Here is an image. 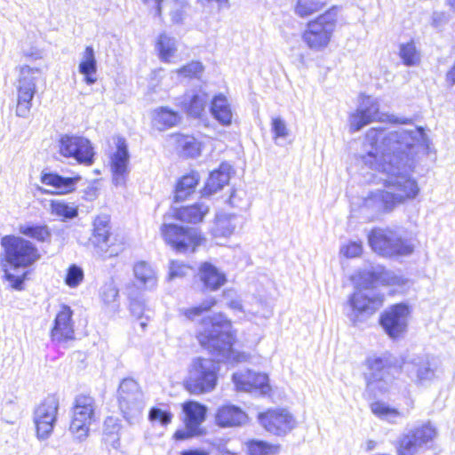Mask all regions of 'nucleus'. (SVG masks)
<instances>
[{
  "instance_id": "1",
  "label": "nucleus",
  "mask_w": 455,
  "mask_h": 455,
  "mask_svg": "<svg viewBox=\"0 0 455 455\" xmlns=\"http://www.w3.org/2000/svg\"><path fill=\"white\" fill-rule=\"evenodd\" d=\"M427 136L421 127L388 132L371 128L365 136V154L360 156L363 165L383 174L387 190H378L364 198L362 209L372 216L390 212L406 200L413 199L419 188L409 174L413 157L419 148L427 147Z\"/></svg>"
},
{
  "instance_id": "2",
  "label": "nucleus",
  "mask_w": 455,
  "mask_h": 455,
  "mask_svg": "<svg viewBox=\"0 0 455 455\" xmlns=\"http://www.w3.org/2000/svg\"><path fill=\"white\" fill-rule=\"evenodd\" d=\"M204 325V331L197 335L198 341L219 361L238 363L249 360L248 354L232 348V324L223 315H214L205 321Z\"/></svg>"
},
{
  "instance_id": "3",
  "label": "nucleus",
  "mask_w": 455,
  "mask_h": 455,
  "mask_svg": "<svg viewBox=\"0 0 455 455\" xmlns=\"http://www.w3.org/2000/svg\"><path fill=\"white\" fill-rule=\"evenodd\" d=\"M4 248L3 256L6 261L3 265L4 277L10 283L12 288L22 290L26 273L21 275L12 274L7 266L13 268H25L34 264L39 258V252L35 244L20 236L5 235L1 239Z\"/></svg>"
},
{
  "instance_id": "4",
  "label": "nucleus",
  "mask_w": 455,
  "mask_h": 455,
  "mask_svg": "<svg viewBox=\"0 0 455 455\" xmlns=\"http://www.w3.org/2000/svg\"><path fill=\"white\" fill-rule=\"evenodd\" d=\"M368 241L375 252L385 257L408 256L414 251L411 241L399 229H372L368 235Z\"/></svg>"
},
{
  "instance_id": "5",
  "label": "nucleus",
  "mask_w": 455,
  "mask_h": 455,
  "mask_svg": "<svg viewBox=\"0 0 455 455\" xmlns=\"http://www.w3.org/2000/svg\"><path fill=\"white\" fill-rule=\"evenodd\" d=\"M338 15L334 9L325 12L307 22L301 35L302 41L314 52H322L328 47L337 27Z\"/></svg>"
},
{
  "instance_id": "6",
  "label": "nucleus",
  "mask_w": 455,
  "mask_h": 455,
  "mask_svg": "<svg viewBox=\"0 0 455 455\" xmlns=\"http://www.w3.org/2000/svg\"><path fill=\"white\" fill-rule=\"evenodd\" d=\"M216 363L208 358H194L189 364L184 386L192 395L212 392L218 381Z\"/></svg>"
},
{
  "instance_id": "7",
  "label": "nucleus",
  "mask_w": 455,
  "mask_h": 455,
  "mask_svg": "<svg viewBox=\"0 0 455 455\" xmlns=\"http://www.w3.org/2000/svg\"><path fill=\"white\" fill-rule=\"evenodd\" d=\"M365 283L364 289L355 291L348 299L347 316L355 325L365 321L383 305V294Z\"/></svg>"
},
{
  "instance_id": "8",
  "label": "nucleus",
  "mask_w": 455,
  "mask_h": 455,
  "mask_svg": "<svg viewBox=\"0 0 455 455\" xmlns=\"http://www.w3.org/2000/svg\"><path fill=\"white\" fill-rule=\"evenodd\" d=\"M118 403L124 418L130 424L139 422L146 402L143 392L134 379H124L122 380L118 388Z\"/></svg>"
},
{
  "instance_id": "9",
  "label": "nucleus",
  "mask_w": 455,
  "mask_h": 455,
  "mask_svg": "<svg viewBox=\"0 0 455 455\" xmlns=\"http://www.w3.org/2000/svg\"><path fill=\"white\" fill-rule=\"evenodd\" d=\"M168 215L161 227V234L166 243L180 253L194 252L204 238L196 228H183L176 224L167 223Z\"/></svg>"
},
{
  "instance_id": "10",
  "label": "nucleus",
  "mask_w": 455,
  "mask_h": 455,
  "mask_svg": "<svg viewBox=\"0 0 455 455\" xmlns=\"http://www.w3.org/2000/svg\"><path fill=\"white\" fill-rule=\"evenodd\" d=\"M96 403L93 397L79 395L75 398L72 418L69 426L70 432L79 441L84 440L90 431L91 425L96 421Z\"/></svg>"
},
{
  "instance_id": "11",
  "label": "nucleus",
  "mask_w": 455,
  "mask_h": 455,
  "mask_svg": "<svg viewBox=\"0 0 455 455\" xmlns=\"http://www.w3.org/2000/svg\"><path fill=\"white\" fill-rule=\"evenodd\" d=\"M40 76V68H31L27 65L20 68L17 84V116L20 117H27L28 116L32 106L31 101L36 93V84Z\"/></svg>"
},
{
  "instance_id": "12",
  "label": "nucleus",
  "mask_w": 455,
  "mask_h": 455,
  "mask_svg": "<svg viewBox=\"0 0 455 455\" xmlns=\"http://www.w3.org/2000/svg\"><path fill=\"white\" fill-rule=\"evenodd\" d=\"M365 364L368 371L364 373L367 388L372 392L387 391L393 378L390 375V365L386 356H369Z\"/></svg>"
},
{
  "instance_id": "13",
  "label": "nucleus",
  "mask_w": 455,
  "mask_h": 455,
  "mask_svg": "<svg viewBox=\"0 0 455 455\" xmlns=\"http://www.w3.org/2000/svg\"><path fill=\"white\" fill-rule=\"evenodd\" d=\"M59 153L84 165L93 164L94 151L89 140L81 136L63 135L58 142Z\"/></svg>"
},
{
  "instance_id": "14",
  "label": "nucleus",
  "mask_w": 455,
  "mask_h": 455,
  "mask_svg": "<svg viewBox=\"0 0 455 455\" xmlns=\"http://www.w3.org/2000/svg\"><path fill=\"white\" fill-rule=\"evenodd\" d=\"M403 370L413 383L426 387L436 379L437 365L432 356L420 355L405 362Z\"/></svg>"
},
{
  "instance_id": "15",
  "label": "nucleus",
  "mask_w": 455,
  "mask_h": 455,
  "mask_svg": "<svg viewBox=\"0 0 455 455\" xmlns=\"http://www.w3.org/2000/svg\"><path fill=\"white\" fill-rule=\"evenodd\" d=\"M59 410V398L48 395L36 408L34 411V423L36 428V436L39 440H46L51 435L57 419Z\"/></svg>"
},
{
  "instance_id": "16",
  "label": "nucleus",
  "mask_w": 455,
  "mask_h": 455,
  "mask_svg": "<svg viewBox=\"0 0 455 455\" xmlns=\"http://www.w3.org/2000/svg\"><path fill=\"white\" fill-rule=\"evenodd\" d=\"M436 434V429L430 423L403 434L398 441V455H415L421 447L433 441Z\"/></svg>"
},
{
  "instance_id": "17",
  "label": "nucleus",
  "mask_w": 455,
  "mask_h": 455,
  "mask_svg": "<svg viewBox=\"0 0 455 455\" xmlns=\"http://www.w3.org/2000/svg\"><path fill=\"white\" fill-rule=\"evenodd\" d=\"M409 313L406 305L396 304L381 315L380 324L390 338H398L405 332Z\"/></svg>"
},
{
  "instance_id": "18",
  "label": "nucleus",
  "mask_w": 455,
  "mask_h": 455,
  "mask_svg": "<svg viewBox=\"0 0 455 455\" xmlns=\"http://www.w3.org/2000/svg\"><path fill=\"white\" fill-rule=\"evenodd\" d=\"M260 425L269 433L282 435L294 428L296 421L286 410H271L259 414Z\"/></svg>"
},
{
  "instance_id": "19",
  "label": "nucleus",
  "mask_w": 455,
  "mask_h": 455,
  "mask_svg": "<svg viewBox=\"0 0 455 455\" xmlns=\"http://www.w3.org/2000/svg\"><path fill=\"white\" fill-rule=\"evenodd\" d=\"M92 243L97 252L104 258L117 256L121 249L109 243V220L108 216H99L93 222Z\"/></svg>"
},
{
  "instance_id": "20",
  "label": "nucleus",
  "mask_w": 455,
  "mask_h": 455,
  "mask_svg": "<svg viewBox=\"0 0 455 455\" xmlns=\"http://www.w3.org/2000/svg\"><path fill=\"white\" fill-rule=\"evenodd\" d=\"M377 120H383L379 114L378 100L370 96H363L356 111L350 116V128L353 132H357Z\"/></svg>"
},
{
  "instance_id": "21",
  "label": "nucleus",
  "mask_w": 455,
  "mask_h": 455,
  "mask_svg": "<svg viewBox=\"0 0 455 455\" xmlns=\"http://www.w3.org/2000/svg\"><path fill=\"white\" fill-rule=\"evenodd\" d=\"M116 151L110 157V166L115 186H124L128 173L130 154L126 140L122 137L115 139Z\"/></svg>"
},
{
  "instance_id": "22",
  "label": "nucleus",
  "mask_w": 455,
  "mask_h": 455,
  "mask_svg": "<svg viewBox=\"0 0 455 455\" xmlns=\"http://www.w3.org/2000/svg\"><path fill=\"white\" fill-rule=\"evenodd\" d=\"M232 380L238 391L252 392L259 390L264 395L270 391L268 376L265 373L243 370L235 372L232 376Z\"/></svg>"
},
{
  "instance_id": "23",
  "label": "nucleus",
  "mask_w": 455,
  "mask_h": 455,
  "mask_svg": "<svg viewBox=\"0 0 455 455\" xmlns=\"http://www.w3.org/2000/svg\"><path fill=\"white\" fill-rule=\"evenodd\" d=\"M72 316L73 311L70 307L61 305L51 331V337L53 341L63 342L74 339L75 329Z\"/></svg>"
},
{
  "instance_id": "24",
  "label": "nucleus",
  "mask_w": 455,
  "mask_h": 455,
  "mask_svg": "<svg viewBox=\"0 0 455 455\" xmlns=\"http://www.w3.org/2000/svg\"><path fill=\"white\" fill-rule=\"evenodd\" d=\"M361 277L372 288L377 284L384 286H403L404 284V280L401 275L381 266L374 267L371 271L363 272Z\"/></svg>"
},
{
  "instance_id": "25",
  "label": "nucleus",
  "mask_w": 455,
  "mask_h": 455,
  "mask_svg": "<svg viewBox=\"0 0 455 455\" xmlns=\"http://www.w3.org/2000/svg\"><path fill=\"white\" fill-rule=\"evenodd\" d=\"M216 423L222 427H240L247 423L248 415L234 404L220 406L216 412Z\"/></svg>"
},
{
  "instance_id": "26",
  "label": "nucleus",
  "mask_w": 455,
  "mask_h": 455,
  "mask_svg": "<svg viewBox=\"0 0 455 455\" xmlns=\"http://www.w3.org/2000/svg\"><path fill=\"white\" fill-rule=\"evenodd\" d=\"M81 180L79 175L66 178L56 173H46L42 176V183L52 187L48 192L57 195H64L75 190L76 183Z\"/></svg>"
},
{
  "instance_id": "27",
  "label": "nucleus",
  "mask_w": 455,
  "mask_h": 455,
  "mask_svg": "<svg viewBox=\"0 0 455 455\" xmlns=\"http://www.w3.org/2000/svg\"><path fill=\"white\" fill-rule=\"evenodd\" d=\"M230 170L229 164H222L218 170L212 172L202 191L203 196H209L222 189L229 181Z\"/></svg>"
},
{
  "instance_id": "28",
  "label": "nucleus",
  "mask_w": 455,
  "mask_h": 455,
  "mask_svg": "<svg viewBox=\"0 0 455 455\" xmlns=\"http://www.w3.org/2000/svg\"><path fill=\"white\" fill-rule=\"evenodd\" d=\"M199 275L204 286L211 291L220 289L227 282L226 275L209 262L201 265Z\"/></svg>"
},
{
  "instance_id": "29",
  "label": "nucleus",
  "mask_w": 455,
  "mask_h": 455,
  "mask_svg": "<svg viewBox=\"0 0 455 455\" xmlns=\"http://www.w3.org/2000/svg\"><path fill=\"white\" fill-rule=\"evenodd\" d=\"M210 111L220 124L228 126L232 124L233 112L228 100L224 95L219 94L212 99Z\"/></svg>"
},
{
  "instance_id": "30",
  "label": "nucleus",
  "mask_w": 455,
  "mask_h": 455,
  "mask_svg": "<svg viewBox=\"0 0 455 455\" xmlns=\"http://www.w3.org/2000/svg\"><path fill=\"white\" fill-rule=\"evenodd\" d=\"M185 424L190 429L199 428L205 419L206 407L197 402L189 401L182 405Z\"/></svg>"
},
{
  "instance_id": "31",
  "label": "nucleus",
  "mask_w": 455,
  "mask_h": 455,
  "mask_svg": "<svg viewBox=\"0 0 455 455\" xmlns=\"http://www.w3.org/2000/svg\"><path fill=\"white\" fill-rule=\"evenodd\" d=\"M209 212V206L200 203L173 210L175 218L183 222H201Z\"/></svg>"
},
{
  "instance_id": "32",
  "label": "nucleus",
  "mask_w": 455,
  "mask_h": 455,
  "mask_svg": "<svg viewBox=\"0 0 455 455\" xmlns=\"http://www.w3.org/2000/svg\"><path fill=\"white\" fill-rule=\"evenodd\" d=\"M131 314L140 321V326L144 331L148 326V321L153 315L152 309L147 305L146 300L141 296H129Z\"/></svg>"
},
{
  "instance_id": "33",
  "label": "nucleus",
  "mask_w": 455,
  "mask_h": 455,
  "mask_svg": "<svg viewBox=\"0 0 455 455\" xmlns=\"http://www.w3.org/2000/svg\"><path fill=\"white\" fill-rule=\"evenodd\" d=\"M78 70L84 76V81L87 84H93L96 82L93 75L97 71V62L94 50L92 46H86L79 63Z\"/></svg>"
},
{
  "instance_id": "34",
  "label": "nucleus",
  "mask_w": 455,
  "mask_h": 455,
  "mask_svg": "<svg viewBox=\"0 0 455 455\" xmlns=\"http://www.w3.org/2000/svg\"><path fill=\"white\" fill-rule=\"evenodd\" d=\"M207 101V94L203 92H197L187 93L182 100V105L189 116L198 117L204 112Z\"/></svg>"
},
{
  "instance_id": "35",
  "label": "nucleus",
  "mask_w": 455,
  "mask_h": 455,
  "mask_svg": "<svg viewBox=\"0 0 455 455\" xmlns=\"http://www.w3.org/2000/svg\"><path fill=\"white\" fill-rule=\"evenodd\" d=\"M171 139L175 142L177 149L185 156L196 157L200 155L201 144L193 136L173 134Z\"/></svg>"
},
{
  "instance_id": "36",
  "label": "nucleus",
  "mask_w": 455,
  "mask_h": 455,
  "mask_svg": "<svg viewBox=\"0 0 455 455\" xmlns=\"http://www.w3.org/2000/svg\"><path fill=\"white\" fill-rule=\"evenodd\" d=\"M133 272L136 280L145 289H152L157 283L156 270L147 262L140 261L134 265Z\"/></svg>"
},
{
  "instance_id": "37",
  "label": "nucleus",
  "mask_w": 455,
  "mask_h": 455,
  "mask_svg": "<svg viewBox=\"0 0 455 455\" xmlns=\"http://www.w3.org/2000/svg\"><path fill=\"white\" fill-rule=\"evenodd\" d=\"M180 116L177 112L168 108H159L154 111L153 125L160 131L175 126L180 122Z\"/></svg>"
},
{
  "instance_id": "38",
  "label": "nucleus",
  "mask_w": 455,
  "mask_h": 455,
  "mask_svg": "<svg viewBox=\"0 0 455 455\" xmlns=\"http://www.w3.org/2000/svg\"><path fill=\"white\" fill-rule=\"evenodd\" d=\"M236 228V218L229 214H218L212 233L215 237H228Z\"/></svg>"
},
{
  "instance_id": "39",
  "label": "nucleus",
  "mask_w": 455,
  "mask_h": 455,
  "mask_svg": "<svg viewBox=\"0 0 455 455\" xmlns=\"http://www.w3.org/2000/svg\"><path fill=\"white\" fill-rule=\"evenodd\" d=\"M200 180L197 172H191L183 176L177 183L175 189V201L185 200L189 195L195 192V188Z\"/></svg>"
},
{
  "instance_id": "40",
  "label": "nucleus",
  "mask_w": 455,
  "mask_h": 455,
  "mask_svg": "<svg viewBox=\"0 0 455 455\" xmlns=\"http://www.w3.org/2000/svg\"><path fill=\"white\" fill-rule=\"evenodd\" d=\"M19 232L29 238L35 239L41 243H49L52 237V233L48 226L25 223L19 226Z\"/></svg>"
},
{
  "instance_id": "41",
  "label": "nucleus",
  "mask_w": 455,
  "mask_h": 455,
  "mask_svg": "<svg viewBox=\"0 0 455 455\" xmlns=\"http://www.w3.org/2000/svg\"><path fill=\"white\" fill-rule=\"evenodd\" d=\"M247 455H278L280 445L263 440L251 439L245 443Z\"/></svg>"
},
{
  "instance_id": "42",
  "label": "nucleus",
  "mask_w": 455,
  "mask_h": 455,
  "mask_svg": "<svg viewBox=\"0 0 455 455\" xmlns=\"http://www.w3.org/2000/svg\"><path fill=\"white\" fill-rule=\"evenodd\" d=\"M156 48L162 61L171 62L177 51V42L174 37L163 33L158 36Z\"/></svg>"
},
{
  "instance_id": "43",
  "label": "nucleus",
  "mask_w": 455,
  "mask_h": 455,
  "mask_svg": "<svg viewBox=\"0 0 455 455\" xmlns=\"http://www.w3.org/2000/svg\"><path fill=\"white\" fill-rule=\"evenodd\" d=\"M120 424L113 417H108L104 422L103 441L106 444L117 449L120 444Z\"/></svg>"
},
{
  "instance_id": "44",
  "label": "nucleus",
  "mask_w": 455,
  "mask_h": 455,
  "mask_svg": "<svg viewBox=\"0 0 455 455\" xmlns=\"http://www.w3.org/2000/svg\"><path fill=\"white\" fill-rule=\"evenodd\" d=\"M51 213L64 220L74 219L78 214V209L74 204L61 200H52L50 204Z\"/></svg>"
},
{
  "instance_id": "45",
  "label": "nucleus",
  "mask_w": 455,
  "mask_h": 455,
  "mask_svg": "<svg viewBox=\"0 0 455 455\" xmlns=\"http://www.w3.org/2000/svg\"><path fill=\"white\" fill-rule=\"evenodd\" d=\"M371 410L374 415L390 423H395L396 419L402 416L400 411L395 408H391L383 402L372 403L371 404Z\"/></svg>"
},
{
  "instance_id": "46",
  "label": "nucleus",
  "mask_w": 455,
  "mask_h": 455,
  "mask_svg": "<svg viewBox=\"0 0 455 455\" xmlns=\"http://www.w3.org/2000/svg\"><path fill=\"white\" fill-rule=\"evenodd\" d=\"M100 297L104 304L107 305L112 312L116 313L118 311V289L114 283H107L101 287Z\"/></svg>"
},
{
  "instance_id": "47",
  "label": "nucleus",
  "mask_w": 455,
  "mask_h": 455,
  "mask_svg": "<svg viewBox=\"0 0 455 455\" xmlns=\"http://www.w3.org/2000/svg\"><path fill=\"white\" fill-rule=\"evenodd\" d=\"M323 7L324 4L320 0H297L295 13L304 18L321 11Z\"/></svg>"
},
{
  "instance_id": "48",
  "label": "nucleus",
  "mask_w": 455,
  "mask_h": 455,
  "mask_svg": "<svg viewBox=\"0 0 455 455\" xmlns=\"http://www.w3.org/2000/svg\"><path fill=\"white\" fill-rule=\"evenodd\" d=\"M399 55L406 66H415L420 60V54L413 42L401 44Z\"/></svg>"
},
{
  "instance_id": "49",
  "label": "nucleus",
  "mask_w": 455,
  "mask_h": 455,
  "mask_svg": "<svg viewBox=\"0 0 455 455\" xmlns=\"http://www.w3.org/2000/svg\"><path fill=\"white\" fill-rule=\"evenodd\" d=\"M204 71V67L199 61H191L190 63L183 66L181 68L173 71V73L182 76L183 77L192 78L200 77Z\"/></svg>"
},
{
  "instance_id": "50",
  "label": "nucleus",
  "mask_w": 455,
  "mask_h": 455,
  "mask_svg": "<svg viewBox=\"0 0 455 455\" xmlns=\"http://www.w3.org/2000/svg\"><path fill=\"white\" fill-rule=\"evenodd\" d=\"M216 303L213 298L204 300L200 306L191 308L180 309V312L188 319L193 320L195 317L199 316L204 312L210 310Z\"/></svg>"
},
{
  "instance_id": "51",
  "label": "nucleus",
  "mask_w": 455,
  "mask_h": 455,
  "mask_svg": "<svg viewBox=\"0 0 455 455\" xmlns=\"http://www.w3.org/2000/svg\"><path fill=\"white\" fill-rule=\"evenodd\" d=\"M83 280V269L75 264L71 265L68 269V273L65 278L66 284L71 288H76L82 283Z\"/></svg>"
},
{
  "instance_id": "52",
  "label": "nucleus",
  "mask_w": 455,
  "mask_h": 455,
  "mask_svg": "<svg viewBox=\"0 0 455 455\" xmlns=\"http://www.w3.org/2000/svg\"><path fill=\"white\" fill-rule=\"evenodd\" d=\"M191 271V267L179 260H172L169 267V278H181Z\"/></svg>"
},
{
  "instance_id": "53",
  "label": "nucleus",
  "mask_w": 455,
  "mask_h": 455,
  "mask_svg": "<svg viewBox=\"0 0 455 455\" xmlns=\"http://www.w3.org/2000/svg\"><path fill=\"white\" fill-rule=\"evenodd\" d=\"M340 254L347 259L359 257L363 252L361 242L350 241L340 247Z\"/></svg>"
},
{
  "instance_id": "54",
  "label": "nucleus",
  "mask_w": 455,
  "mask_h": 455,
  "mask_svg": "<svg viewBox=\"0 0 455 455\" xmlns=\"http://www.w3.org/2000/svg\"><path fill=\"white\" fill-rule=\"evenodd\" d=\"M148 419L152 422L158 421L162 426H166L171 423L172 415L170 411L153 407L149 411Z\"/></svg>"
},
{
  "instance_id": "55",
  "label": "nucleus",
  "mask_w": 455,
  "mask_h": 455,
  "mask_svg": "<svg viewBox=\"0 0 455 455\" xmlns=\"http://www.w3.org/2000/svg\"><path fill=\"white\" fill-rule=\"evenodd\" d=\"M271 131L274 133V140L276 141L277 139H284L289 135V129L281 117H275L272 119Z\"/></svg>"
},
{
  "instance_id": "56",
  "label": "nucleus",
  "mask_w": 455,
  "mask_h": 455,
  "mask_svg": "<svg viewBox=\"0 0 455 455\" xmlns=\"http://www.w3.org/2000/svg\"><path fill=\"white\" fill-rule=\"evenodd\" d=\"M141 2L154 10L155 16L161 18L163 14V2L164 0H141Z\"/></svg>"
},
{
  "instance_id": "57",
  "label": "nucleus",
  "mask_w": 455,
  "mask_h": 455,
  "mask_svg": "<svg viewBox=\"0 0 455 455\" xmlns=\"http://www.w3.org/2000/svg\"><path fill=\"white\" fill-rule=\"evenodd\" d=\"M200 429H190L189 427H186L185 430H177L174 434V437L177 440H185L188 438H190L195 435H200Z\"/></svg>"
},
{
  "instance_id": "58",
  "label": "nucleus",
  "mask_w": 455,
  "mask_h": 455,
  "mask_svg": "<svg viewBox=\"0 0 455 455\" xmlns=\"http://www.w3.org/2000/svg\"><path fill=\"white\" fill-rule=\"evenodd\" d=\"M170 16L173 23H181L185 18V8L173 6Z\"/></svg>"
},
{
  "instance_id": "59",
  "label": "nucleus",
  "mask_w": 455,
  "mask_h": 455,
  "mask_svg": "<svg viewBox=\"0 0 455 455\" xmlns=\"http://www.w3.org/2000/svg\"><path fill=\"white\" fill-rule=\"evenodd\" d=\"M448 22V16L442 12H435L432 15V25L435 28H440Z\"/></svg>"
},
{
  "instance_id": "60",
  "label": "nucleus",
  "mask_w": 455,
  "mask_h": 455,
  "mask_svg": "<svg viewBox=\"0 0 455 455\" xmlns=\"http://www.w3.org/2000/svg\"><path fill=\"white\" fill-rule=\"evenodd\" d=\"M180 455H210V452L204 449L185 450Z\"/></svg>"
},
{
  "instance_id": "61",
  "label": "nucleus",
  "mask_w": 455,
  "mask_h": 455,
  "mask_svg": "<svg viewBox=\"0 0 455 455\" xmlns=\"http://www.w3.org/2000/svg\"><path fill=\"white\" fill-rule=\"evenodd\" d=\"M228 306L230 308L235 309V310L245 311V309H243V307L239 299L231 300L229 302Z\"/></svg>"
},
{
  "instance_id": "62",
  "label": "nucleus",
  "mask_w": 455,
  "mask_h": 455,
  "mask_svg": "<svg viewBox=\"0 0 455 455\" xmlns=\"http://www.w3.org/2000/svg\"><path fill=\"white\" fill-rule=\"evenodd\" d=\"M446 80L450 84H455V65L447 73Z\"/></svg>"
},
{
  "instance_id": "63",
  "label": "nucleus",
  "mask_w": 455,
  "mask_h": 455,
  "mask_svg": "<svg viewBox=\"0 0 455 455\" xmlns=\"http://www.w3.org/2000/svg\"><path fill=\"white\" fill-rule=\"evenodd\" d=\"M174 5L176 7L186 8L188 5V0H173Z\"/></svg>"
},
{
  "instance_id": "64",
  "label": "nucleus",
  "mask_w": 455,
  "mask_h": 455,
  "mask_svg": "<svg viewBox=\"0 0 455 455\" xmlns=\"http://www.w3.org/2000/svg\"><path fill=\"white\" fill-rule=\"evenodd\" d=\"M388 120L392 123L406 124L409 122L408 118H395L394 116H388Z\"/></svg>"
}]
</instances>
